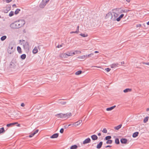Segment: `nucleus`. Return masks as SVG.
<instances>
[{"instance_id":"nucleus-1","label":"nucleus","mask_w":149,"mask_h":149,"mask_svg":"<svg viewBox=\"0 0 149 149\" xmlns=\"http://www.w3.org/2000/svg\"><path fill=\"white\" fill-rule=\"evenodd\" d=\"M25 23L24 20L20 19L11 23L10 24V26L12 29H18L23 26Z\"/></svg>"},{"instance_id":"nucleus-2","label":"nucleus","mask_w":149,"mask_h":149,"mask_svg":"<svg viewBox=\"0 0 149 149\" xmlns=\"http://www.w3.org/2000/svg\"><path fill=\"white\" fill-rule=\"evenodd\" d=\"M13 46L14 45L12 43H10L9 44V47L7 49V51L8 53L11 54L14 52L15 49L13 48Z\"/></svg>"},{"instance_id":"nucleus-3","label":"nucleus","mask_w":149,"mask_h":149,"mask_svg":"<svg viewBox=\"0 0 149 149\" xmlns=\"http://www.w3.org/2000/svg\"><path fill=\"white\" fill-rule=\"evenodd\" d=\"M112 14H113V16L111 17V19L113 21L116 20V18L119 15L114 12H112Z\"/></svg>"},{"instance_id":"nucleus-4","label":"nucleus","mask_w":149,"mask_h":149,"mask_svg":"<svg viewBox=\"0 0 149 149\" xmlns=\"http://www.w3.org/2000/svg\"><path fill=\"white\" fill-rule=\"evenodd\" d=\"M11 7L10 5L7 6L6 7V9H4L3 10L4 12L5 13H8V11L10 10L11 9Z\"/></svg>"},{"instance_id":"nucleus-5","label":"nucleus","mask_w":149,"mask_h":149,"mask_svg":"<svg viewBox=\"0 0 149 149\" xmlns=\"http://www.w3.org/2000/svg\"><path fill=\"white\" fill-rule=\"evenodd\" d=\"M91 141V139L89 138H88L86 139L83 142V144H85L88 143H90Z\"/></svg>"},{"instance_id":"nucleus-6","label":"nucleus","mask_w":149,"mask_h":149,"mask_svg":"<svg viewBox=\"0 0 149 149\" xmlns=\"http://www.w3.org/2000/svg\"><path fill=\"white\" fill-rule=\"evenodd\" d=\"M63 56L65 58H67L68 56H72V52H68L67 53H64L63 54Z\"/></svg>"},{"instance_id":"nucleus-7","label":"nucleus","mask_w":149,"mask_h":149,"mask_svg":"<svg viewBox=\"0 0 149 149\" xmlns=\"http://www.w3.org/2000/svg\"><path fill=\"white\" fill-rule=\"evenodd\" d=\"M15 65V62L14 61H12L10 63L9 66L10 68H14Z\"/></svg>"},{"instance_id":"nucleus-8","label":"nucleus","mask_w":149,"mask_h":149,"mask_svg":"<svg viewBox=\"0 0 149 149\" xmlns=\"http://www.w3.org/2000/svg\"><path fill=\"white\" fill-rule=\"evenodd\" d=\"M55 116L58 118H64V113H60L55 115Z\"/></svg>"},{"instance_id":"nucleus-9","label":"nucleus","mask_w":149,"mask_h":149,"mask_svg":"<svg viewBox=\"0 0 149 149\" xmlns=\"http://www.w3.org/2000/svg\"><path fill=\"white\" fill-rule=\"evenodd\" d=\"M82 122V120H79V121L74 123V124H72V125L76 127L77 126L79 125Z\"/></svg>"},{"instance_id":"nucleus-10","label":"nucleus","mask_w":149,"mask_h":149,"mask_svg":"<svg viewBox=\"0 0 149 149\" xmlns=\"http://www.w3.org/2000/svg\"><path fill=\"white\" fill-rule=\"evenodd\" d=\"M119 65H120V64L118 63H114L111 64L110 66L111 68H113L118 66Z\"/></svg>"},{"instance_id":"nucleus-11","label":"nucleus","mask_w":149,"mask_h":149,"mask_svg":"<svg viewBox=\"0 0 149 149\" xmlns=\"http://www.w3.org/2000/svg\"><path fill=\"white\" fill-rule=\"evenodd\" d=\"M120 141L121 143L122 144H126L127 143V140L125 138H122L120 139Z\"/></svg>"},{"instance_id":"nucleus-12","label":"nucleus","mask_w":149,"mask_h":149,"mask_svg":"<svg viewBox=\"0 0 149 149\" xmlns=\"http://www.w3.org/2000/svg\"><path fill=\"white\" fill-rule=\"evenodd\" d=\"M102 144L103 142L102 141L100 142L97 145L96 148L98 149H100L101 148Z\"/></svg>"},{"instance_id":"nucleus-13","label":"nucleus","mask_w":149,"mask_h":149,"mask_svg":"<svg viewBox=\"0 0 149 149\" xmlns=\"http://www.w3.org/2000/svg\"><path fill=\"white\" fill-rule=\"evenodd\" d=\"M91 138L92 140L93 141L96 140L97 139L98 137L95 134H93L91 136Z\"/></svg>"},{"instance_id":"nucleus-14","label":"nucleus","mask_w":149,"mask_h":149,"mask_svg":"<svg viewBox=\"0 0 149 149\" xmlns=\"http://www.w3.org/2000/svg\"><path fill=\"white\" fill-rule=\"evenodd\" d=\"M59 135L58 133H55L53 134L50 136V138L52 139H54L57 138Z\"/></svg>"},{"instance_id":"nucleus-15","label":"nucleus","mask_w":149,"mask_h":149,"mask_svg":"<svg viewBox=\"0 0 149 149\" xmlns=\"http://www.w3.org/2000/svg\"><path fill=\"white\" fill-rule=\"evenodd\" d=\"M46 3L45 2H44V1H42V2H41L40 5V7L41 8H43L46 5Z\"/></svg>"},{"instance_id":"nucleus-16","label":"nucleus","mask_w":149,"mask_h":149,"mask_svg":"<svg viewBox=\"0 0 149 149\" xmlns=\"http://www.w3.org/2000/svg\"><path fill=\"white\" fill-rule=\"evenodd\" d=\"M64 118H68L72 116V114L71 113H64Z\"/></svg>"},{"instance_id":"nucleus-17","label":"nucleus","mask_w":149,"mask_h":149,"mask_svg":"<svg viewBox=\"0 0 149 149\" xmlns=\"http://www.w3.org/2000/svg\"><path fill=\"white\" fill-rule=\"evenodd\" d=\"M124 16V14H121L120 16L118 17L116 19V20L118 21H119Z\"/></svg>"},{"instance_id":"nucleus-18","label":"nucleus","mask_w":149,"mask_h":149,"mask_svg":"<svg viewBox=\"0 0 149 149\" xmlns=\"http://www.w3.org/2000/svg\"><path fill=\"white\" fill-rule=\"evenodd\" d=\"M116 107V105H114L113 106H112L111 107L107 108L106 109V110L107 111H110L112 110L114 108Z\"/></svg>"},{"instance_id":"nucleus-19","label":"nucleus","mask_w":149,"mask_h":149,"mask_svg":"<svg viewBox=\"0 0 149 149\" xmlns=\"http://www.w3.org/2000/svg\"><path fill=\"white\" fill-rule=\"evenodd\" d=\"M32 52L34 54H36L38 52V49L36 47H35L33 49Z\"/></svg>"},{"instance_id":"nucleus-20","label":"nucleus","mask_w":149,"mask_h":149,"mask_svg":"<svg viewBox=\"0 0 149 149\" xmlns=\"http://www.w3.org/2000/svg\"><path fill=\"white\" fill-rule=\"evenodd\" d=\"M132 89H131L127 88L124 90L123 91L125 93H126L129 92H130L132 91Z\"/></svg>"},{"instance_id":"nucleus-21","label":"nucleus","mask_w":149,"mask_h":149,"mask_svg":"<svg viewBox=\"0 0 149 149\" xmlns=\"http://www.w3.org/2000/svg\"><path fill=\"white\" fill-rule=\"evenodd\" d=\"M139 133L138 132H134L132 135V137L134 138L136 137L138 135Z\"/></svg>"},{"instance_id":"nucleus-22","label":"nucleus","mask_w":149,"mask_h":149,"mask_svg":"<svg viewBox=\"0 0 149 149\" xmlns=\"http://www.w3.org/2000/svg\"><path fill=\"white\" fill-rule=\"evenodd\" d=\"M112 16H113V14H112V13H111L110 12L108 13L107 14L106 17L107 18H109L111 16V17Z\"/></svg>"},{"instance_id":"nucleus-23","label":"nucleus","mask_w":149,"mask_h":149,"mask_svg":"<svg viewBox=\"0 0 149 149\" xmlns=\"http://www.w3.org/2000/svg\"><path fill=\"white\" fill-rule=\"evenodd\" d=\"M122 126V124H120L116 126L115 127H114V128L116 130H118Z\"/></svg>"},{"instance_id":"nucleus-24","label":"nucleus","mask_w":149,"mask_h":149,"mask_svg":"<svg viewBox=\"0 0 149 149\" xmlns=\"http://www.w3.org/2000/svg\"><path fill=\"white\" fill-rule=\"evenodd\" d=\"M17 49L18 52L19 54H21L22 53L21 49L19 46H17Z\"/></svg>"},{"instance_id":"nucleus-25","label":"nucleus","mask_w":149,"mask_h":149,"mask_svg":"<svg viewBox=\"0 0 149 149\" xmlns=\"http://www.w3.org/2000/svg\"><path fill=\"white\" fill-rule=\"evenodd\" d=\"M130 10L128 9L122 10H120V13H127Z\"/></svg>"},{"instance_id":"nucleus-26","label":"nucleus","mask_w":149,"mask_h":149,"mask_svg":"<svg viewBox=\"0 0 149 149\" xmlns=\"http://www.w3.org/2000/svg\"><path fill=\"white\" fill-rule=\"evenodd\" d=\"M78 147L76 145H74L71 146L70 149H76Z\"/></svg>"},{"instance_id":"nucleus-27","label":"nucleus","mask_w":149,"mask_h":149,"mask_svg":"<svg viewBox=\"0 0 149 149\" xmlns=\"http://www.w3.org/2000/svg\"><path fill=\"white\" fill-rule=\"evenodd\" d=\"M5 132V130L4 127H2L0 128V134L4 133Z\"/></svg>"},{"instance_id":"nucleus-28","label":"nucleus","mask_w":149,"mask_h":149,"mask_svg":"<svg viewBox=\"0 0 149 149\" xmlns=\"http://www.w3.org/2000/svg\"><path fill=\"white\" fill-rule=\"evenodd\" d=\"M26 55L25 54H22L20 56L22 60L26 58Z\"/></svg>"},{"instance_id":"nucleus-29","label":"nucleus","mask_w":149,"mask_h":149,"mask_svg":"<svg viewBox=\"0 0 149 149\" xmlns=\"http://www.w3.org/2000/svg\"><path fill=\"white\" fill-rule=\"evenodd\" d=\"M23 46L24 48H28L29 47V44L27 42H26L25 44Z\"/></svg>"},{"instance_id":"nucleus-30","label":"nucleus","mask_w":149,"mask_h":149,"mask_svg":"<svg viewBox=\"0 0 149 149\" xmlns=\"http://www.w3.org/2000/svg\"><path fill=\"white\" fill-rule=\"evenodd\" d=\"M94 54L93 53H91L89 54H86L85 55L86 58H88L89 57H91Z\"/></svg>"},{"instance_id":"nucleus-31","label":"nucleus","mask_w":149,"mask_h":149,"mask_svg":"<svg viewBox=\"0 0 149 149\" xmlns=\"http://www.w3.org/2000/svg\"><path fill=\"white\" fill-rule=\"evenodd\" d=\"M75 52H76V54H79L81 53V52L80 51H76L75 52H72V56H73V55L76 54Z\"/></svg>"},{"instance_id":"nucleus-32","label":"nucleus","mask_w":149,"mask_h":149,"mask_svg":"<svg viewBox=\"0 0 149 149\" xmlns=\"http://www.w3.org/2000/svg\"><path fill=\"white\" fill-rule=\"evenodd\" d=\"M149 118V117L148 116H146V117L143 120V122L144 123H146L148 120Z\"/></svg>"},{"instance_id":"nucleus-33","label":"nucleus","mask_w":149,"mask_h":149,"mask_svg":"<svg viewBox=\"0 0 149 149\" xmlns=\"http://www.w3.org/2000/svg\"><path fill=\"white\" fill-rule=\"evenodd\" d=\"M79 35L83 37H87L88 36V35L87 34H85V33H80L79 34Z\"/></svg>"},{"instance_id":"nucleus-34","label":"nucleus","mask_w":149,"mask_h":149,"mask_svg":"<svg viewBox=\"0 0 149 149\" xmlns=\"http://www.w3.org/2000/svg\"><path fill=\"white\" fill-rule=\"evenodd\" d=\"M6 38H7V37L6 36H2L1 38L0 39H1V40L2 41H4V40H5L6 39Z\"/></svg>"},{"instance_id":"nucleus-35","label":"nucleus","mask_w":149,"mask_h":149,"mask_svg":"<svg viewBox=\"0 0 149 149\" xmlns=\"http://www.w3.org/2000/svg\"><path fill=\"white\" fill-rule=\"evenodd\" d=\"M20 11V9L19 8H17L16 9L15 11V15H17V14L19 13V12Z\"/></svg>"},{"instance_id":"nucleus-36","label":"nucleus","mask_w":149,"mask_h":149,"mask_svg":"<svg viewBox=\"0 0 149 149\" xmlns=\"http://www.w3.org/2000/svg\"><path fill=\"white\" fill-rule=\"evenodd\" d=\"M77 58H81V59H86L85 55L79 56L77 57Z\"/></svg>"},{"instance_id":"nucleus-37","label":"nucleus","mask_w":149,"mask_h":149,"mask_svg":"<svg viewBox=\"0 0 149 149\" xmlns=\"http://www.w3.org/2000/svg\"><path fill=\"white\" fill-rule=\"evenodd\" d=\"M115 143L117 144H118L120 143L119 140L118 138H116L115 139Z\"/></svg>"},{"instance_id":"nucleus-38","label":"nucleus","mask_w":149,"mask_h":149,"mask_svg":"<svg viewBox=\"0 0 149 149\" xmlns=\"http://www.w3.org/2000/svg\"><path fill=\"white\" fill-rule=\"evenodd\" d=\"M82 73V71L79 70L77 71L75 73V74L76 75H79L81 74Z\"/></svg>"},{"instance_id":"nucleus-39","label":"nucleus","mask_w":149,"mask_h":149,"mask_svg":"<svg viewBox=\"0 0 149 149\" xmlns=\"http://www.w3.org/2000/svg\"><path fill=\"white\" fill-rule=\"evenodd\" d=\"M14 14V12L13 11H11L9 14V16L11 17L13 16Z\"/></svg>"},{"instance_id":"nucleus-40","label":"nucleus","mask_w":149,"mask_h":149,"mask_svg":"<svg viewBox=\"0 0 149 149\" xmlns=\"http://www.w3.org/2000/svg\"><path fill=\"white\" fill-rule=\"evenodd\" d=\"M111 138V137L110 136H106L105 137V139L106 140H109Z\"/></svg>"},{"instance_id":"nucleus-41","label":"nucleus","mask_w":149,"mask_h":149,"mask_svg":"<svg viewBox=\"0 0 149 149\" xmlns=\"http://www.w3.org/2000/svg\"><path fill=\"white\" fill-rule=\"evenodd\" d=\"M112 141L111 140H108L106 141V143L107 144H111L112 143Z\"/></svg>"},{"instance_id":"nucleus-42","label":"nucleus","mask_w":149,"mask_h":149,"mask_svg":"<svg viewBox=\"0 0 149 149\" xmlns=\"http://www.w3.org/2000/svg\"><path fill=\"white\" fill-rule=\"evenodd\" d=\"M13 126V124H12V123H10L9 124H7L6 126L8 127H12Z\"/></svg>"},{"instance_id":"nucleus-43","label":"nucleus","mask_w":149,"mask_h":149,"mask_svg":"<svg viewBox=\"0 0 149 149\" xmlns=\"http://www.w3.org/2000/svg\"><path fill=\"white\" fill-rule=\"evenodd\" d=\"M66 102H63V101H61V102H59L58 103L60 104L61 105H65L66 104Z\"/></svg>"},{"instance_id":"nucleus-44","label":"nucleus","mask_w":149,"mask_h":149,"mask_svg":"<svg viewBox=\"0 0 149 149\" xmlns=\"http://www.w3.org/2000/svg\"><path fill=\"white\" fill-rule=\"evenodd\" d=\"M102 132L104 133H106L107 132V131L106 128H104Z\"/></svg>"},{"instance_id":"nucleus-45","label":"nucleus","mask_w":149,"mask_h":149,"mask_svg":"<svg viewBox=\"0 0 149 149\" xmlns=\"http://www.w3.org/2000/svg\"><path fill=\"white\" fill-rule=\"evenodd\" d=\"M79 26H78L77 27V29H76V33H78L79 32Z\"/></svg>"},{"instance_id":"nucleus-46","label":"nucleus","mask_w":149,"mask_h":149,"mask_svg":"<svg viewBox=\"0 0 149 149\" xmlns=\"http://www.w3.org/2000/svg\"><path fill=\"white\" fill-rule=\"evenodd\" d=\"M64 132V129L63 128H62L60 130V132L62 134Z\"/></svg>"},{"instance_id":"nucleus-47","label":"nucleus","mask_w":149,"mask_h":149,"mask_svg":"<svg viewBox=\"0 0 149 149\" xmlns=\"http://www.w3.org/2000/svg\"><path fill=\"white\" fill-rule=\"evenodd\" d=\"M105 70L107 71V72H108L110 71L111 69L110 68H105Z\"/></svg>"},{"instance_id":"nucleus-48","label":"nucleus","mask_w":149,"mask_h":149,"mask_svg":"<svg viewBox=\"0 0 149 149\" xmlns=\"http://www.w3.org/2000/svg\"><path fill=\"white\" fill-rule=\"evenodd\" d=\"M39 131V130L38 129L36 130L35 131H34L33 133L35 135Z\"/></svg>"},{"instance_id":"nucleus-49","label":"nucleus","mask_w":149,"mask_h":149,"mask_svg":"<svg viewBox=\"0 0 149 149\" xmlns=\"http://www.w3.org/2000/svg\"><path fill=\"white\" fill-rule=\"evenodd\" d=\"M34 135V134L33 133L31 134H30L29 136V137L31 138L33 137Z\"/></svg>"},{"instance_id":"nucleus-50","label":"nucleus","mask_w":149,"mask_h":149,"mask_svg":"<svg viewBox=\"0 0 149 149\" xmlns=\"http://www.w3.org/2000/svg\"><path fill=\"white\" fill-rule=\"evenodd\" d=\"M63 44H62L61 45H58L57 46V47L58 48H59L61 47L62 46V45Z\"/></svg>"},{"instance_id":"nucleus-51","label":"nucleus","mask_w":149,"mask_h":149,"mask_svg":"<svg viewBox=\"0 0 149 149\" xmlns=\"http://www.w3.org/2000/svg\"><path fill=\"white\" fill-rule=\"evenodd\" d=\"M142 63L143 64H146L149 65V62L145 63L144 62H143Z\"/></svg>"},{"instance_id":"nucleus-52","label":"nucleus","mask_w":149,"mask_h":149,"mask_svg":"<svg viewBox=\"0 0 149 149\" xmlns=\"http://www.w3.org/2000/svg\"><path fill=\"white\" fill-rule=\"evenodd\" d=\"M141 24H138L136 25V27H139L141 26Z\"/></svg>"},{"instance_id":"nucleus-53","label":"nucleus","mask_w":149,"mask_h":149,"mask_svg":"<svg viewBox=\"0 0 149 149\" xmlns=\"http://www.w3.org/2000/svg\"><path fill=\"white\" fill-rule=\"evenodd\" d=\"M12 0H6V1L7 3H8L11 2Z\"/></svg>"},{"instance_id":"nucleus-54","label":"nucleus","mask_w":149,"mask_h":149,"mask_svg":"<svg viewBox=\"0 0 149 149\" xmlns=\"http://www.w3.org/2000/svg\"><path fill=\"white\" fill-rule=\"evenodd\" d=\"M49 0H43V1H44V2H45L47 3L48 2Z\"/></svg>"},{"instance_id":"nucleus-55","label":"nucleus","mask_w":149,"mask_h":149,"mask_svg":"<svg viewBox=\"0 0 149 149\" xmlns=\"http://www.w3.org/2000/svg\"><path fill=\"white\" fill-rule=\"evenodd\" d=\"M12 124H13V126L17 124H18V123L17 122H15L12 123Z\"/></svg>"},{"instance_id":"nucleus-56","label":"nucleus","mask_w":149,"mask_h":149,"mask_svg":"<svg viewBox=\"0 0 149 149\" xmlns=\"http://www.w3.org/2000/svg\"><path fill=\"white\" fill-rule=\"evenodd\" d=\"M24 104L22 103L21 104V106L22 107H24Z\"/></svg>"},{"instance_id":"nucleus-57","label":"nucleus","mask_w":149,"mask_h":149,"mask_svg":"<svg viewBox=\"0 0 149 149\" xmlns=\"http://www.w3.org/2000/svg\"><path fill=\"white\" fill-rule=\"evenodd\" d=\"M13 8H16L17 7L16 6V5L15 4H14L13 5Z\"/></svg>"},{"instance_id":"nucleus-58","label":"nucleus","mask_w":149,"mask_h":149,"mask_svg":"<svg viewBox=\"0 0 149 149\" xmlns=\"http://www.w3.org/2000/svg\"><path fill=\"white\" fill-rule=\"evenodd\" d=\"M111 147V146H110V145H107V146H106L105 147L106 148H107L108 147Z\"/></svg>"},{"instance_id":"nucleus-59","label":"nucleus","mask_w":149,"mask_h":149,"mask_svg":"<svg viewBox=\"0 0 149 149\" xmlns=\"http://www.w3.org/2000/svg\"><path fill=\"white\" fill-rule=\"evenodd\" d=\"M76 31H72L70 32V33H71V34H72V33H76Z\"/></svg>"},{"instance_id":"nucleus-60","label":"nucleus","mask_w":149,"mask_h":149,"mask_svg":"<svg viewBox=\"0 0 149 149\" xmlns=\"http://www.w3.org/2000/svg\"><path fill=\"white\" fill-rule=\"evenodd\" d=\"M64 127L65 129L67 128L68 127V126L67 125H65Z\"/></svg>"},{"instance_id":"nucleus-61","label":"nucleus","mask_w":149,"mask_h":149,"mask_svg":"<svg viewBox=\"0 0 149 149\" xmlns=\"http://www.w3.org/2000/svg\"><path fill=\"white\" fill-rule=\"evenodd\" d=\"M101 135V133H99L97 134V135L98 136H100Z\"/></svg>"},{"instance_id":"nucleus-62","label":"nucleus","mask_w":149,"mask_h":149,"mask_svg":"<svg viewBox=\"0 0 149 149\" xmlns=\"http://www.w3.org/2000/svg\"><path fill=\"white\" fill-rule=\"evenodd\" d=\"M121 9V8H116V9H115V10H117V11H118V10H119V9Z\"/></svg>"},{"instance_id":"nucleus-63","label":"nucleus","mask_w":149,"mask_h":149,"mask_svg":"<svg viewBox=\"0 0 149 149\" xmlns=\"http://www.w3.org/2000/svg\"><path fill=\"white\" fill-rule=\"evenodd\" d=\"M99 52L98 51H95L94 52L95 53H97Z\"/></svg>"},{"instance_id":"nucleus-64","label":"nucleus","mask_w":149,"mask_h":149,"mask_svg":"<svg viewBox=\"0 0 149 149\" xmlns=\"http://www.w3.org/2000/svg\"><path fill=\"white\" fill-rule=\"evenodd\" d=\"M146 111H149V108H147L146 109Z\"/></svg>"}]
</instances>
